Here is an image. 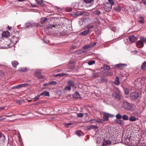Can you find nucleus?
<instances>
[{
  "instance_id": "1",
  "label": "nucleus",
  "mask_w": 146,
  "mask_h": 146,
  "mask_svg": "<svg viewBox=\"0 0 146 146\" xmlns=\"http://www.w3.org/2000/svg\"><path fill=\"white\" fill-rule=\"evenodd\" d=\"M62 20L60 19H56L53 24H48L47 25V27L48 29H52L53 27L58 28L60 25V22Z\"/></svg>"
},
{
  "instance_id": "2",
  "label": "nucleus",
  "mask_w": 146,
  "mask_h": 146,
  "mask_svg": "<svg viewBox=\"0 0 146 146\" xmlns=\"http://www.w3.org/2000/svg\"><path fill=\"white\" fill-rule=\"evenodd\" d=\"M140 96V94L139 93L136 92H132L130 94L129 97L132 100H138Z\"/></svg>"
},
{
  "instance_id": "3",
  "label": "nucleus",
  "mask_w": 146,
  "mask_h": 146,
  "mask_svg": "<svg viewBox=\"0 0 146 146\" xmlns=\"http://www.w3.org/2000/svg\"><path fill=\"white\" fill-rule=\"evenodd\" d=\"M122 106L126 110H130L132 108L131 104L125 101L123 102Z\"/></svg>"
},
{
  "instance_id": "4",
  "label": "nucleus",
  "mask_w": 146,
  "mask_h": 146,
  "mask_svg": "<svg viewBox=\"0 0 146 146\" xmlns=\"http://www.w3.org/2000/svg\"><path fill=\"white\" fill-rule=\"evenodd\" d=\"M36 24L34 23L33 21H31L26 23L25 24L24 27L22 28L23 29H26L27 28H29L35 26Z\"/></svg>"
},
{
  "instance_id": "5",
  "label": "nucleus",
  "mask_w": 146,
  "mask_h": 146,
  "mask_svg": "<svg viewBox=\"0 0 146 146\" xmlns=\"http://www.w3.org/2000/svg\"><path fill=\"white\" fill-rule=\"evenodd\" d=\"M146 43V38L142 37L140 38V40L137 41V45L139 48H142L143 46V43Z\"/></svg>"
},
{
  "instance_id": "6",
  "label": "nucleus",
  "mask_w": 146,
  "mask_h": 146,
  "mask_svg": "<svg viewBox=\"0 0 146 146\" xmlns=\"http://www.w3.org/2000/svg\"><path fill=\"white\" fill-rule=\"evenodd\" d=\"M112 5L109 3H106L103 5V8L105 11L109 12L112 8Z\"/></svg>"
},
{
  "instance_id": "7",
  "label": "nucleus",
  "mask_w": 146,
  "mask_h": 146,
  "mask_svg": "<svg viewBox=\"0 0 146 146\" xmlns=\"http://www.w3.org/2000/svg\"><path fill=\"white\" fill-rule=\"evenodd\" d=\"M112 96L115 99L117 100H119L121 97L120 94L119 92H114Z\"/></svg>"
},
{
  "instance_id": "8",
  "label": "nucleus",
  "mask_w": 146,
  "mask_h": 146,
  "mask_svg": "<svg viewBox=\"0 0 146 146\" xmlns=\"http://www.w3.org/2000/svg\"><path fill=\"white\" fill-rule=\"evenodd\" d=\"M5 136L4 135L0 133V145H3L5 141Z\"/></svg>"
},
{
  "instance_id": "9",
  "label": "nucleus",
  "mask_w": 146,
  "mask_h": 146,
  "mask_svg": "<svg viewBox=\"0 0 146 146\" xmlns=\"http://www.w3.org/2000/svg\"><path fill=\"white\" fill-rule=\"evenodd\" d=\"M114 115H112L111 114H109L107 113H105L103 116V118L104 120L106 121H108V120L109 117H113Z\"/></svg>"
},
{
  "instance_id": "10",
  "label": "nucleus",
  "mask_w": 146,
  "mask_h": 146,
  "mask_svg": "<svg viewBox=\"0 0 146 146\" xmlns=\"http://www.w3.org/2000/svg\"><path fill=\"white\" fill-rule=\"evenodd\" d=\"M127 66L126 64H119L115 65L114 66L116 68H118L120 69H123L125 66Z\"/></svg>"
},
{
  "instance_id": "11",
  "label": "nucleus",
  "mask_w": 146,
  "mask_h": 146,
  "mask_svg": "<svg viewBox=\"0 0 146 146\" xmlns=\"http://www.w3.org/2000/svg\"><path fill=\"white\" fill-rule=\"evenodd\" d=\"M130 137H127L122 138V141L123 142V143L125 145H128L129 143V141Z\"/></svg>"
},
{
  "instance_id": "12",
  "label": "nucleus",
  "mask_w": 146,
  "mask_h": 146,
  "mask_svg": "<svg viewBox=\"0 0 146 146\" xmlns=\"http://www.w3.org/2000/svg\"><path fill=\"white\" fill-rule=\"evenodd\" d=\"M130 41L132 43L134 42L137 39V37L134 35H132L130 36L129 38Z\"/></svg>"
},
{
  "instance_id": "13",
  "label": "nucleus",
  "mask_w": 146,
  "mask_h": 146,
  "mask_svg": "<svg viewBox=\"0 0 146 146\" xmlns=\"http://www.w3.org/2000/svg\"><path fill=\"white\" fill-rule=\"evenodd\" d=\"M41 95H44L46 96H49V92L46 91H44L42 92L40 95L37 96V100L38 99L39 97Z\"/></svg>"
},
{
  "instance_id": "14",
  "label": "nucleus",
  "mask_w": 146,
  "mask_h": 146,
  "mask_svg": "<svg viewBox=\"0 0 146 146\" xmlns=\"http://www.w3.org/2000/svg\"><path fill=\"white\" fill-rule=\"evenodd\" d=\"M42 72L41 70L38 69L37 70V77L39 79H43L44 78V77L42 76L40 74H39L40 73Z\"/></svg>"
},
{
  "instance_id": "15",
  "label": "nucleus",
  "mask_w": 146,
  "mask_h": 146,
  "mask_svg": "<svg viewBox=\"0 0 146 146\" xmlns=\"http://www.w3.org/2000/svg\"><path fill=\"white\" fill-rule=\"evenodd\" d=\"M19 41V38L15 36H13L11 39V42L14 44H16Z\"/></svg>"
},
{
  "instance_id": "16",
  "label": "nucleus",
  "mask_w": 146,
  "mask_h": 146,
  "mask_svg": "<svg viewBox=\"0 0 146 146\" xmlns=\"http://www.w3.org/2000/svg\"><path fill=\"white\" fill-rule=\"evenodd\" d=\"M86 128L88 130H90L92 129H96L98 127L96 125H89L86 126Z\"/></svg>"
},
{
  "instance_id": "17",
  "label": "nucleus",
  "mask_w": 146,
  "mask_h": 146,
  "mask_svg": "<svg viewBox=\"0 0 146 146\" xmlns=\"http://www.w3.org/2000/svg\"><path fill=\"white\" fill-rule=\"evenodd\" d=\"M73 96L74 98H80V95L78 92H75L73 95Z\"/></svg>"
},
{
  "instance_id": "18",
  "label": "nucleus",
  "mask_w": 146,
  "mask_h": 146,
  "mask_svg": "<svg viewBox=\"0 0 146 146\" xmlns=\"http://www.w3.org/2000/svg\"><path fill=\"white\" fill-rule=\"evenodd\" d=\"M108 79L104 78H101L99 79H98V82L100 83H101L104 82H108Z\"/></svg>"
},
{
  "instance_id": "19",
  "label": "nucleus",
  "mask_w": 146,
  "mask_h": 146,
  "mask_svg": "<svg viewBox=\"0 0 146 146\" xmlns=\"http://www.w3.org/2000/svg\"><path fill=\"white\" fill-rule=\"evenodd\" d=\"M99 76V73L98 72H94L92 74V77L94 78H97Z\"/></svg>"
},
{
  "instance_id": "20",
  "label": "nucleus",
  "mask_w": 146,
  "mask_h": 146,
  "mask_svg": "<svg viewBox=\"0 0 146 146\" xmlns=\"http://www.w3.org/2000/svg\"><path fill=\"white\" fill-rule=\"evenodd\" d=\"M85 52V51L82 50H79L75 51V53L76 54H77L78 55H80L82 53H84Z\"/></svg>"
},
{
  "instance_id": "21",
  "label": "nucleus",
  "mask_w": 146,
  "mask_h": 146,
  "mask_svg": "<svg viewBox=\"0 0 146 146\" xmlns=\"http://www.w3.org/2000/svg\"><path fill=\"white\" fill-rule=\"evenodd\" d=\"M141 69L143 70H146V61L143 63L141 66Z\"/></svg>"
},
{
  "instance_id": "22",
  "label": "nucleus",
  "mask_w": 146,
  "mask_h": 146,
  "mask_svg": "<svg viewBox=\"0 0 146 146\" xmlns=\"http://www.w3.org/2000/svg\"><path fill=\"white\" fill-rule=\"evenodd\" d=\"M122 88H123L124 92L125 93V94L126 95H128V94L129 92V90L128 88H124L122 86H121Z\"/></svg>"
},
{
  "instance_id": "23",
  "label": "nucleus",
  "mask_w": 146,
  "mask_h": 146,
  "mask_svg": "<svg viewBox=\"0 0 146 146\" xmlns=\"http://www.w3.org/2000/svg\"><path fill=\"white\" fill-rule=\"evenodd\" d=\"M68 84L69 86L70 87H74V82L72 80H69L68 82Z\"/></svg>"
},
{
  "instance_id": "24",
  "label": "nucleus",
  "mask_w": 146,
  "mask_h": 146,
  "mask_svg": "<svg viewBox=\"0 0 146 146\" xmlns=\"http://www.w3.org/2000/svg\"><path fill=\"white\" fill-rule=\"evenodd\" d=\"M12 64L14 67H16L19 64L18 62L17 61L15 60L12 62Z\"/></svg>"
},
{
  "instance_id": "25",
  "label": "nucleus",
  "mask_w": 146,
  "mask_h": 146,
  "mask_svg": "<svg viewBox=\"0 0 146 146\" xmlns=\"http://www.w3.org/2000/svg\"><path fill=\"white\" fill-rule=\"evenodd\" d=\"M114 83L116 85H119V78L117 76L115 78V80L114 82Z\"/></svg>"
},
{
  "instance_id": "26",
  "label": "nucleus",
  "mask_w": 146,
  "mask_h": 146,
  "mask_svg": "<svg viewBox=\"0 0 146 146\" xmlns=\"http://www.w3.org/2000/svg\"><path fill=\"white\" fill-rule=\"evenodd\" d=\"M66 75H67L66 74L62 73H60V74L54 75V76L55 77H59L60 76H66Z\"/></svg>"
},
{
  "instance_id": "27",
  "label": "nucleus",
  "mask_w": 146,
  "mask_h": 146,
  "mask_svg": "<svg viewBox=\"0 0 146 146\" xmlns=\"http://www.w3.org/2000/svg\"><path fill=\"white\" fill-rule=\"evenodd\" d=\"M28 70L29 69H28L27 68L23 67L22 68H20V69L19 70L22 72H27Z\"/></svg>"
},
{
  "instance_id": "28",
  "label": "nucleus",
  "mask_w": 146,
  "mask_h": 146,
  "mask_svg": "<svg viewBox=\"0 0 146 146\" xmlns=\"http://www.w3.org/2000/svg\"><path fill=\"white\" fill-rule=\"evenodd\" d=\"M90 31V30L87 29L82 32L81 34L83 35H86L88 34Z\"/></svg>"
},
{
  "instance_id": "29",
  "label": "nucleus",
  "mask_w": 146,
  "mask_h": 146,
  "mask_svg": "<svg viewBox=\"0 0 146 146\" xmlns=\"http://www.w3.org/2000/svg\"><path fill=\"white\" fill-rule=\"evenodd\" d=\"M111 144V142L110 140H106L104 141L103 144V145H110Z\"/></svg>"
},
{
  "instance_id": "30",
  "label": "nucleus",
  "mask_w": 146,
  "mask_h": 146,
  "mask_svg": "<svg viewBox=\"0 0 146 146\" xmlns=\"http://www.w3.org/2000/svg\"><path fill=\"white\" fill-rule=\"evenodd\" d=\"M42 0H37V3L40 5H41L42 7H44L45 6L44 3H42Z\"/></svg>"
},
{
  "instance_id": "31",
  "label": "nucleus",
  "mask_w": 146,
  "mask_h": 146,
  "mask_svg": "<svg viewBox=\"0 0 146 146\" xmlns=\"http://www.w3.org/2000/svg\"><path fill=\"white\" fill-rule=\"evenodd\" d=\"M129 120L131 121H136L137 119L134 116H131L129 118Z\"/></svg>"
},
{
  "instance_id": "32",
  "label": "nucleus",
  "mask_w": 146,
  "mask_h": 146,
  "mask_svg": "<svg viewBox=\"0 0 146 146\" xmlns=\"http://www.w3.org/2000/svg\"><path fill=\"white\" fill-rule=\"evenodd\" d=\"M122 118L123 120H127L129 119L128 117L126 115H123L122 116Z\"/></svg>"
},
{
  "instance_id": "33",
  "label": "nucleus",
  "mask_w": 146,
  "mask_h": 146,
  "mask_svg": "<svg viewBox=\"0 0 146 146\" xmlns=\"http://www.w3.org/2000/svg\"><path fill=\"white\" fill-rule=\"evenodd\" d=\"M87 19H88V18H84V19H81L79 21V23L80 25H83V23L85 20Z\"/></svg>"
},
{
  "instance_id": "34",
  "label": "nucleus",
  "mask_w": 146,
  "mask_h": 146,
  "mask_svg": "<svg viewBox=\"0 0 146 146\" xmlns=\"http://www.w3.org/2000/svg\"><path fill=\"white\" fill-rule=\"evenodd\" d=\"M9 33L7 31L6 32L3 33L2 36L4 37H7L9 36Z\"/></svg>"
},
{
  "instance_id": "35",
  "label": "nucleus",
  "mask_w": 146,
  "mask_h": 146,
  "mask_svg": "<svg viewBox=\"0 0 146 146\" xmlns=\"http://www.w3.org/2000/svg\"><path fill=\"white\" fill-rule=\"evenodd\" d=\"M47 20L46 17H42L40 19V23L42 24L44 23Z\"/></svg>"
},
{
  "instance_id": "36",
  "label": "nucleus",
  "mask_w": 146,
  "mask_h": 146,
  "mask_svg": "<svg viewBox=\"0 0 146 146\" xmlns=\"http://www.w3.org/2000/svg\"><path fill=\"white\" fill-rule=\"evenodd\" d=\"M122 116L119 113H117L115 115V117L117 119H120L122 118Z\"/></svg>"
},
{
  "instance_id": "37",
  "label": "nucleus",
  "mask_w": 146,
  "mask_h": 146,
  "mask_svg": "<svg viewBox=\"0 0 146 146\" xmlns=\"http://www.w3.org/2000/svg\"><path fill=\"white\" fill-rule=\"evenodd\" d=\"M91 48H92V46L90 45V44L88 45H84L83 46V48L85 49H88Z\"/></svg>"
},
{
  "instance_id": "38",
  "label": "nucleus",
  "mask_w": 146,
  "mask_h": 146,
  "mask_svg": "<svg viewBox=\"0 0 146 146\" xmlns=\"http://www.w3.org/2000/svg\"><path fill=\"white\" fill-rule=\"evenodd\" d=\"M94 13L96 15H99L101 14V12L100 11H99L98 10H96L94 11Z\"/></svg>"
},
{
  "instance_id": "39",
  "label": "nucleus",
  "mask_w": 146,
  "mask_h": 146,
  "mask_svg": "<svg viewBox=\"0 0 146 146\" xmlns=\"http://www.w3.org/2000/svg\"><path fill=\"white\" fill-rule=\"evenodd\" d=\"M95 63V61L94 60H92L88 62V63L89 65H92L94 64Z\"/></svg>"
},
{
  "instance_id": "40",
  "label": "nucleus",
  "mask_w": 146,
  "mask_h": 146,
  "mask_svg": "<svg viewBox=\"0 0 146 146\" xmlns=\"http://www.w3.org/2000/svg\"><path fill=\"white\" fill-rule=\"evenodd\" d=\"M71 89V87L69 86H67L64 88V90H66L70 91Z\"/></svg>"
},
{
  "instance_id": "41",
  "label": "nucleus",
  "mask_w": 146,
  "mask_h": 146,
  "mask_svg": "<svg viewBox=\"0 0 146 146\" xmlns=\"http://www.w3.org/2000/svg\"><path fill=\"white\" fill-rule=\"evenodd\" d=\"M16 102L18 104L20 105L22 104V101L21 100H15Z\"/></svg>"
},
{
  "instance_id": "42",
  "label": "nucleus",
  "mask_w": 146,
  "mask_h": 146,
  "mask_svg": "<svg viewBox=\"0 0 146 146\" xmlns=\"http://www.w3.org/2000/svg\"><path fill=\"white\" fill-rule=\"evenodd\" d=\"M118 124L120 125H124V121L123 120L120 119Z\"/></svg>"
},
{
  "instance_id": "43",
  "label": "nucleus",
  "mask_w": 146,
  "mask_h": 146,
  "mask_svg": "<svg viewBox=\"0 0 146 146\" xmlns=\"http://www.w3.org/2000/svg\"><path fill=\"white\" fill-rule=\"evenodd\" d=\"M131 141H133V140L132 139H131L130 138V139H129V144L128 145V146H134V145L132 144H131Z\"/></svg>"
},
{
  "instance_id": "44",
  "label": "nucleus",
  "mask_w": 146,
  "mask_h": 146,
  "mask_svg": "<svg viewBox=\"0 0 146 146\" xmlns=\"http://www.w3.org/2000/svg\"><path fill=\"white\" fill-rule=\"evenodd\" d=\"M76 134L78 136L80 137L81 136V131H76Z\"/></svg>"
},
{
  "instance_id": "45",
  "label": "nucleus",
  "mask_w": 146,
  "mask_h": 146,
  "mask_svg": "<svg viewBox=\"0 0 146 146\" xmlns=\"http://www.w3.org/2000/svg\"><path fill=\"white\" fill-rule=\"evenodd\" d=\"M113 73L111 72H108L106 73V76H111L113 75Z\"/></svg>"
},
{
  "instance_id": "46",
  "label": "nucleus",
  "mask_w": 146,
  "mask_h": 146,
  "mask_svg": "<svg viewBox=\"0 0 146 146\" xmlns=\"http://www.w3.org/2000/svg\"><path fill=\"white\" fill-rule=\"evenodd\" d=\"M57 83V82L55 81H52L50 82H49L50 85H55Z\"/></svg>"
},
{
  "instance_id": "47",
  "label": "nucleus",
  "mask_w": 146,
  "mask_h": 146,
  "mask_svg": "<svg viewBox=\"0 0 146 146\" xmlns=\"http://www.w3.org/2000/svg\"><path fill=\"white\" fill-rule=\"evenodd\" d=\"M86 3H91L93 1V0H84Z\"/></svg>"
},
{
  "instance_id": "48",
  "label": "nucleus",
  "mask_w": 146,
  "mask_h": 146,
  "mask_svg": "<svg viewBox=\"0 0 146 146\" xmlns=\"http://www.w3.org/2000/svg\"><path fill=\"white\" fill-rule=\"evenodd\" d=\"M108 1H109V2H108L107 3H110V4H111L112 5H114V2L113 0H108Z\"/></svg>"
},
{
  "instance_id": "49",
  "label": "nucleus",
  "mask_w": 146,
  "mask_h": 146,
  "mask_svg": "<svg viewBox=\"0 0 146 146\" xmlns=\"http://www.w3.org/2000/svg\"><path fill=\"white\" fill-rule=\"evenodd\" d=\"M121 10V8L119 6L115 8V11L117 12H119Z\"/></svg>"
},
{
  "instance_id": "50",
  "label": "nucleus",
  "mask_w": 146,
  "mask_h": 146,
  "mask_svg": "<svg viewBox=\"0 0 146 146\" xmlns=\"http://www.w3.org/2000/svg\"><path fill=\"white\" fill-rule=\"evenodd\" d=\"M84 115L82 113H80L77 114V116L78 117H83Z\"/></svg>"
},
{
  "instance_id": "51",
  "label": "nucleus",
  "mask_w": 146,
  "mask_h": 146,
  "mask_svg": "<svg viewBox=\"0 0 146 146\" xmlns=\"http://www.w3.org/2000/svg\"><path fill=\"white\" fill-rule=\"evenodd\" d=\"M97 44V42H94L93 43H91L90 44V45L92 46V48L96 44Z\"/></svg>"
},
{
  "instance_id": "52",
  "label": "nucleus",
  "mask_w": 146,
  "mask_h": 146,
  "mask_svg": "<svg viewBox=\"0 0 146 146\" xmlns=\"http://www.w3.org/2000/svg\"><path fill=\"white\" fill-rule=\"evenodd\" d=\"M104 68H105V69L106 70H109L110 68V66H108L107 65H105Z\"/></svg>"
},
{
  "instance_id": "53",
  "label": "nucleus",
  "mask_w": 146,
  "mask_h": 146,
  "mask_svg": "<svg viewBox=\"0 0 146 146\" xmlns=\"http://www.w3.org/2000/svg\"><path fill=\"white\" fill-rule=\"evenodd\" d=\"M23 85V87H26V86H29L30 85L27 83H25L24 84H22Z\"/></svg>"
},
{
  "instance_id": "54",
  "label": "nucleus",
  "mask_w": 146,
  "mask_h": 146,
  "mask_svg": "<svg viewBox=\"0 0 146 146\" xmlns=\"http://www.w3.org/2000/svg\"><path fill=\"white\" fill-rule=\"evenodd\" d=\"M17 89H19L20 88H22L23 87V85L22 84H19L18 85H17Z\"/></svg>"
},
{
  "instance_id": "55",
  "label": "nucleus",
  "mask_w": 146,
  "mask_h": 146,
  "mask_svg": "<svg viewBox=\"0 0 146 146\" xmlns=\"http://www.w3.org/2000/svg\"><path fill=\"white\" fill-rule=\"evenodd\" d=\"M111 30V31L114 32H116V29L114 27H111V28H110Z\"/></svg>"
},
{
  "instance_id": "56",
  "label": "nucleus",
  "mask_w": 146,
  "mask_h": 146,
  "mask_svg": "<svg viewBox=\"0 0 146 146\" xmlns=\"http://www.w3.org/2000/svg\"><path fill=\"white\" fill-rule=\"evenodd\" d=\"M73 124L72 123H66L65 124V126H66L67 127H68L70 125H71L72 124Z\"/></svg>"
},
{
  "instance_id": "57",
  "label": "nucleus",
  "mask_w": 146,
  "mask_h": 146,
  "mask_svg": "<svg viewBox=\"0 0 146 146\" xmlns=\"http://www.w3.org/2000/svg\"><path fill=\"white\" fill-rule=\"evenodd\" d=\"M145 20L144 19H141V20H139V22L141 23L142 24L144 22Z\"/></svg>"
},
{
  "instance_id": "58",
  "label": "nucleus",
  "mask_w": 146,
  "mask_h": 146,
  "mask_svg": "<svg viewBox=\"0 0 146 146\" xmlns=\"http://www.w3.org/2000/svg\"><path fill=\"white\" fill-rule=\"evenodd\" d=\"M94 25H91L90 26H89L87 28V29L88 30H90V29H91V28H92L94 27Z\"/></svg>"
},
{
  "instance_id": "59",
  "label": "nucleus",
  "mask_w": 146,
  "mask_h": 146,
  "mask_svg": "<svg viewBox=\"0 0 146 146\" xmlns=\"http://www.w3.org/2000/svg\"><path fill=\"white\" fill-rule=\"evenodd\" d=\"M119 119H115L114 121L116 123L119 124Z\"/></svg>"
},
{
  "instance_id": "60",
  "label": "nucleus",
  "mask_w": 146,
  "mask_h": 146,
  "mask_svg": "<svg viewBox=\"0 0 146 146\" xmlns=\"http://www.w3.org/2000/svg\"><path fill=\"white\" fill-rule=\"evenodd\" d=\"M97 121H96L95 119H92L90 121L91 123H95Z\"/></svg>"
},
{
  "instance_id": "61",
  "label": "nucleus",
  "mask_w": 146,
  "mask_h": 146,
  "mask_svg": "<svg viewBox=\"0 0 146 146\" xmlns=\"http://www.w3.org/2000/svg\"><path fill=\"white\" fill-rule=\"evenodd\" d=\"M141 1L142 3L146 6V0H142Z\"/></svg>"
},
{
  "instance_id": "62",
  "label": "nucleus",
  "mask_w": 146,
  "mask_h": 146,
  "mask_svg": "<svg viewBox=\"0 0 146 146\" xmlns=\"http://www.w3.org/2000/svg\"><path fill=\"white\" fill-rule=\"evenodd\" d=\"M6 107H0V111L1 110H3L5 109V108H6Z\"/></svg>"
},
{
  "instance_id": "63",
  "label": "nucleus",
  "mask_w": 146,
  "mask_h": 146,
  "mask_svg": "<svg viewBox=\"0 0 146 146\" xmlns=\"http://www.w3.org/2000/svg\"><path fill=\"white\" fill-rule=\"evenodd\" d=\"M31 6L33 7H36V5L35 4H32V3H31Z\"/></svg>"
},
{
  "instance_id": "64",
  "label": "nucleus",
  "mask_w": 146,
  "mask_h": 146,
  "mask_svg": "<svg viewBox=\"0 0 146 146\" xmlns=\"http://www.w3.org/2000/svg\"><path fill=\"white\" fill-rule=\"evenodd\" d=\"M49 85H50V84H49V83H45L44 84H43V85L45 86H48Z\"/></svg>"
}]
</instances>
